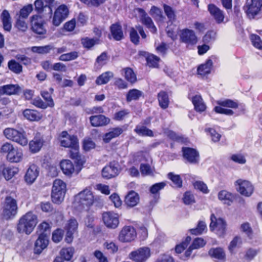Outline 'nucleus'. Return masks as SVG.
Returning a JSON list of instances; mask_svg holds the SVG:
<instances>
[{"label":"nucleus","instance_id":"obj_1","mask_svg":"<svg viewBox=\"0 0 262 262\" xmlns=\"http://www.w3.org/2000/svg\"><path fill=\"white\" fill-rule=\"evenodd\" d=\"M38 223L36 214L29 211L22 215L18 220L16 229L20 234L30 235L34 230Z\"/></svg>","mask_w":262,"mask_h":262},{"label":"nucleus","instance_id":"obj_2","mask_svg":"<svg viewBox=\"0 0 262 262\" xmlns=\"http://www.w3.org/2000/svg\"><path fill=\"white\" fill-rule=\"evenodd\" d=\"M75 202L80 210L89 211L95 202L94 196L90 189L86 188L75 196Z\"/></svg>","mask_w":262,"mask_h":262},{"label":"nucleus","instance_id":"obj_3","mask_svg":"<svg viewBox=\"0 0 262 262\" xmlns=\"http://www.w3.org/2000/svg\"><path fill=\"white\" fill-rule=\"evenodd\" d=\"M3 134L8 140L22 146H25L28 143L26 133L24 130H19L13 127H6L3 130Z\"/></svg>","mask_w":262,"mask_h":262},{"label":"nucleus","instance_id":"obj_4","mask_svg":"<svg viewBox=\"0 0 262 262\" xmlns=\"http://www.w3.org/2000/svg\"><path fill=\"white\" fill-rule=\"evenodd\" d=\"M66 184L60 179L54 181L51 192V199L53 203L60 204L64 200L67 191Z\"/></svg>","mask_w":262,"mask_h":262},{"label":"nucleus","instance_id":"obj_5","mask_svg":"<svg viewBox=\"0 0 262 262\" xmlns=\"http://www.w3.org/2000/svg\"><path fill=\"white\" fill-rule=\"evenodd\" d=\"M30 28L31 31L37 37L40 38H44L47 33V30L45 27L46 21L43 17L38 14H35L30 18Z\"/></svg>","mask_w":262,"mask_h":262},{"label":"nucleus","instance_id":"obj_6","mask_svg":"<svg viewBox=\"0 0 262 262\" xmlns=\"http://www.w3.org/2000/svg\"><path fill=\"white\" fill-rule=\"evenodd\" d=\"M216 103L218 105L214 107L213 111L217 114L227 116L233 115L234 112L232 110L227 108H237L238 107L237 102L230 99L217 100Z\"/></svg>","mask_w":262,"mask_h":262},{"label":"nucleus","instance_id":"obj_7","mask_svg":"<svg viewBox=\"0 0 262 262\" xmlns=\"http://www.w3.org/2000/svg\"><path fill=\"white\" fill-rule=\"evenodd\" d=\"M18 212L17 201L11 196H6L4 202L3 216L6 220L14 218Z\"/></svg>","mask_w":262,"mask_h":262},{"label":"nucleus","instance_id":"obj_8","mask_svg":"<svg viewBox=\"0 0 262 262\" xmlns=\"http://www.w3.org/2000/svg\"><path fill=\"white\" fill-rule=\"evenodd\" d=\"M243 10L249 19H254L261 13L262 0H250V2H247L243 6Z\"/></svg>","mask_w":262,"mask_h":262},{"label":"nucleus","instance_id":"obj_9","mask_svg":"<svg viewBox=\"0 0 262 262\" xmlns=\"http://www.w3.org/2000/svg\"><path fill=\"white\" fill-rule=\"evenodd\" d=\"M210 221L209 225L210 231L216 230L219 236L223 237L226 232L227 224L225 221L221 217L217 219L213 213L210 215Z\"/></svg>","mask_w":262,"mask_h":262},{"label":"nucleus","instance_id":"obj_10","mask_svg":"<svg viewBox=\"0 0 262 262\" xmlns=\"http://www.w3.org/2000/svg\"><path fill=\"white\" fill-rule=\"evenodd\" d=\"M150 256V248L148 247H142L130 252L128 257L133 262H146Z\"/></svg>","mask_w":262,"mask_h":262},{"label":"nucleus","instance_id":"obj_11","mask_svg":"<svg viewBox=\"0 0 262 262\" xmlns=\"http://www.w3.org/2000/svg\"><path fill=\"white\" fill-rule=\"evenodd\" d=\"M180 40L189 48L194 46L197 43L198 38L193 30L185 28L180 31Z\"/></svg>","mask_w":262,"mask_h":262},{"label":"nucleus","instance_id":"obj_12","mask_svg":"<svg viewBox=\"0 0 262 262\" xmlns=\"http://www.w3.org/2000/svg\"><path fill=\"white\" fill-rule=\"evenodd\" d=\"M181 151L182 157L185 163L194 165L199 164L200 156L196 149L190 147H183Z\"/></svg>","mask_w":262,"mask_h":262},{"label":"nucleus","instance_id":"obj_13","mask_svg":"<svg viewBox=\"0 0 262 262\" xmlns=\"http://www.w3.org/2000/svg\"><path fill=\"white\" fill-rule=\"evenodd\" d=\"M119 215L114 211H105L102 214L104 225L108 229H116L119 225Z\"/></svg>","mask_w":262,"mask_h":262},{"label":"nucleus","instance_id":"obj_14","mask_svg":"<svg viewBox=\"0 0 262 262\" xmlns=\"http://www.w3.org/2000/svg\"><path fill=\"white\" fill-rule=\"evenodd\" d=\"M137 237L135 228L131 225L123 226L119 232L118 239L122 243H130Z\"/></svg>","mask_w":262,"mask_h":262},{"label":"nucleus","instance_id":"obj_15","mask_svg":"<svg viewBox=\"0 0 262 262\" xmlns=\"http://www.w3.org/2000/svg\"><path fill=\"white\" fill-rule=\"evenodd\" d=\"M69 10L67 5L61 4L55 10L52 18V24L55 27L59 26L68 16Z\"/></svg>","mask_w":262,"mask_h":262},{"label":"nucleus","instance_id":"obj_16","mask_svg":"<svg viewBox=\"0 0 262 262\" xmlns=\"http://www.w3.org/2000/svg\"><path fill=\"white\" fill-rule=\"evenodd\" d=\"M236 190L242 195L249 197L254 192V188L252 183L247 180L238 179L235 182Z\"/></svg>","mask_w":262,"mask_h":262},{"label":"nucleus","instance_id":"obj_17","mask_svg":"<svg viewBox=\"0 0 262 262\" xmlns=\"http://www.w3.org/2000/svg\"><path fill=\"white\" fill-rule=\"evenodd\" d=\"M120 172L119 165L118 162L113 161L105 165L101 171L102 176L106 179H110L117 177Z\"/></svg>","mask_w":262,"mask_h":262},{"label":"nucleus","instance_id":"obj_18","mask_svg":"<svg viewBox=\"0 0 262 262\" xmlns=\"http://www.w3.org/2000/svg\"><path fill=\"white\" fill-rule=\"evenodd\" d=\"M110 34L108 37L111 39L113 38L115 41H120L124 38L122 27L120 22H116L112 24L109 28Z\"/></svg>","mask_w":262,"mask_h":262},{"label":"nucleus","instance_id":"obj_19","mask_svg":"<svg viewBox=\"0 0 262 262\" xmlns=\"http://www.w3.org/2000/svg\"><path fill=\"white\" fill-rule=\"evenodd\" d=\"M137 11L140 14V20L142 24L149 29L152 33H156L157 31V28L154 25L152 19L147 15L145 11L141 8H138Z\"/></svg>","mask_w":262,"mask_h":262},{"label":"nucleus","instance_id":"obj_20","mask_svg":"<svg viewBox=\"0 0 262 262\" xmlns=\"http://www.w3.org/2000/svg\"><path fill=\"white\" fill-rule=\"evenodd\" d=\"M69 157L73 160L75 163V168L77 169L76 173H78L83 167L86 162L85 158L84 156L80 154L79 148L74 150H69Z\"/></svg>","mask_w":262,"mask_h":262},{"label":"nucleus","instance_id":"obj_21","mask_svg":"<svg viewBox=\"0 0 262 262\" xmlns=\"http://www.w3.org/2000/svg\"><path fill=\"white\" fill-rule=\"evenodd\" d=\"M207 10L217 24H220L223 23L225 19V13L223 10L214 4H208Z\"/></svg>","mask_w":262,"mask_h":262},{"label":"nucleus","instance_id":"obj_22","mask_svg":"<svg viewBox=\"0 0 262 262\" xmlns=\"http://www.w3.org/2000/svg\"><path fill=\"white\" fill-rule=\"evenodd\" d=\"M39 173V167L35 164H30L24 177L25 182L29 185L32 184L38 177Z\"/></svg>","mask_w":262,"mask_h":262},{"label":"nucleus","instance_id":"obj_23","mask_svg":"<svg viewBox=\"0 0 262 262\" xmlns=\"http://www.w3.org/2000/svg\"><path fill=\"white\" fill-rule=\"evenodd\" d=\"M59 166L63 173L68 177L77 174V169L74 164L70 160L63 159L60 162Z\"/></svg>","mask_w":262,"mask_h":262},{"label":"nucleus","instance_id":"obj_24","mask_svg":"<svg viewBox=\"0 0 262 262\" xmlns=\"http://www.w3.org/2000/svg\"><path fill=\"white\" fill-rule=\"evenodd\" d=\"M124 202L127 208H133L140 202L139 194L134 190H130L125 196Z\"/></svg>","mask_w":262,"mask_h":262},{"label":"nucleus","instance_id":"obj_25","mask_svg":"<svg viewBox=\"0 0 262 262\" xmlns=\"http://www.w3.org/2000/svg\"><path fill=\"white\" fill-rule=\"evenodd\" d=\"M49 244L48 235L39 234L34 245V252L35 254H40L47 247Z\"/></svg>","mask_w":262,"mask_h":262},{"label":"nucleus","instance_id":"obj_26","mask_svg":"<svg viewBox=\"0 0 262 262\" xmlns=\"http://www.w3.org/2000/svg\"><path fill=\"white\" fill-rule=\"evenodd\" d=\"M35 10L38 15L48 14L51 17L52 14V6L51 4H44L42 0H36L34 2Z\"/></svg>","mask_w":262,"mask_h":262},{"label":"nucleus","instance_id":"obj_27","mask_svg":"<svg viewBox=\"0 0 262 262\" xmlns=\"http://www.w3.org/2000/svg\"><path fill=\"white\" fill-rule=\"evenodd\" d=\"M91 125L93 127L104 126L110 122V119L102 114L93 115L89 118Z\"/></svg>","mask_w":262,"mask_h":262},{"label":"nucleus","instance_id":"obj_28","mask_svg":"<svg viewBox=\"0 0 262 262\" xmlns=\"http://www.w3.org/2000/svg\"><path fill=\"white\" fill-rule=\"evenodd\" d=\"M21 91V88L17 84H8L0 86V95H16Z\"/></svg>","mask_w":262,"mask_h":262},{"label":"nucleus","instance_id":"obj_29","mask_svg":"<svg viewBox=\"0 0 262 262\" xmlns=\"http://www.w3.org/2000/svg\"><path fill=\"white\" fill-rule=\"evenodd\" d=\"M60 145L64 147L70 148V150H74L79 148L78 139L76 135H71L60 140Z\"/></svg>","mask_w":262,"mask_h":262},{"label":"nucleus","instance_id":"obj_30","mask_svg":"<svg viewBox=\"0 0 262 262\" xmlns=\"http://www.w3.org/2000/svg\"><path fill=\"white\" fill-rule=\"evenodd\" d=\"M212 68V60L208 58L204 63L201 64L198 67L197 74L202 77H204L211 73Z\"/></svg>","mask_w":262,"mask_h":262},{"label":"nucleus","instance_id":"obj_31","mask_svg":"<svg viewBox=\"0 0 262 262\" xmlns=\"http://www.w3.org/2000/svg\"><path fill=\"white\" fill-rule=\"evenodd\" d=\"M218 199L223 204L231 205L236 198V195L226 190H222L219 192L217 194Z\"/></svg>","mask_w":262,"mask_h":262},{"label":"nucleus","instance_id":"obj_32","mask_svg":"<svg viewBox=\"0 0 262 262\" xmlns=\"http://www.w3.org/2000/svg\"><path fill=\"white\" fill-rule=\"evenodd\" d=\"M23 116L28 120L37 122L42 118V115L38 111L27 108L23 112Z\"/></svg>","mask_w":262,"mask_h":262},{"label":"nucleus","instance_id":"obj_33","mask_svg":"<svg viewBox=\"0 0 262 262\" xmlns=\"http://www.w3.org/2000/svg\"><path fill=\"white\" fill-rule=\"evenodd\" d=\"M3 28L5 31L10 32L12 29V19L7 10H4L1 14Z\"/></svg>","mask_w":262,"mask_h":262},{"label":"nucleus","instance_id":"obj_34","mask_svg":"<svg viewBox=\"0 0 262 262\" xmlns=\"http://www.w3.org/2000/svg\"><path fill=\"white\" fill-rule=\"evenodd\" d=\"M191 102L196 112L201 113L206 111L207 106L201 95L193 96L191 98Z\"/></svg>","mask_w":262,"mask_h":262},{"label":"nucleus","instance_id":"obj_35","mask_svg":"<svg viewBox=\"0 0 262 262\" xmlns=\"http://www.w3.org/2000/svg\"><path fill=\"white\" fill-rule=\"evenodd\" d=\"M44 140L42 138L35 137L29 143V149L31 153L38 152L42 147Z\"/></svg>","mask_w":262,"mask_h":262},{"label":"nucleus","instance_id":"obj_36","mask_svg":"<svg viewBox=\"0 0 262 262\" xmlns=\"http://www.w3.org/2000/svg\"><path fill=\"white\" fill-rule=\"evenodd\" d=\"M123 132V129L122 127H116L112 128L110 132L104 135L103 141L105 143H108L112 139L119 137Z\"/></svg>","mask_w":262,"mask_h":262},{"label":"nucleus","instance_id":"obj_37","mask_svg":"<svg viewBox=\"0 0 262 262\" xmlns=\"http://www.w3.org/2000/svg\"><path fill=\"white\" fill-rule=\"evenodd\" d=\"M157 99L160 107L163 110H166L169 104V96L167 92L165 91H160L157 95Z\"/></svg>","mask_w":262,"mask_h":262},{"label":"nucleus","instance_id":"obj_38","mask_svg":"<svg viewBox=\"0 0 262 262\" xmlns=\"http://www.w3.org/2000/svg\"><path fill=\"white\" fill-rule=\"evenodd\" d=\"M24 157L21 149L15 146L12 150L8 160V161L11 163H17L22 161Z\"/></svg>","mask_w":262,"mask_h":262},{"label":"nucleus","instance_id":"obj_39","mask_svg":"<svg viewBox=\"0 0 262 262\" xmlns=\"http://www.w3.org/2000/svg\"><path fill=\"white\" fill-rule=\"evenodd\" d=\"M242 245V240L240 236H235L230 242L228 249L231 254H235Z\"/></svg>","mask_w":262,"mask_h":262},{"label":"nucleus","instance_id":"obj_40","mask_svg":"<svg viewBox=\"0 0 262 262\" xmlns=\"http://www.w3.org/2000/svg\"><path fill=\"white\" fill-rule=\"evenodd\" d=\"M19 169L17 167L13 166L4 167L2 173L5 180L9 181L18 173Z\"/></svg>","mask_w":262,"mask_h":262},{"label":"nucleus","instance_id":"obj_41","mask_svg":"<svg viewBox=\"0 0 262 262\" xmlns=\"http://www.w3.org/2000/svg\"><path fill=\"white\" fill-rule=\"evenodd\" d=\"M207 230V225L203 221H199L196 226L189 230V232L192 235H200Z\"/></svg>","mask_w":262,"mask_h":262},{"label":"nucleus","instance_id":"obj_42","mask_svg":"<svg viewBox=\"0 0 262 262\" xmlns=\"http://www.w3.org/2000/svg\"><path fill=\"white\" fill-rule=\"evenodd\" d=\"M134 130L140 136L149 137H154V133L153 131L147 127H146L145 125H136Z\"/></svg>","mask_w":262,"mask_h":262},{"label":"nucleus","instance_id":"obj_43","mask_svg":"<svg viewBox=\"0 0 262 262\" xmlns=\"http://www.w3.org/2000/svg\"><path fill=\"white\" fill-rule=\"evenodd\" d=\"M208 253L211 257L219 260H224L226 257L225 251L221 247L212 248L209 250Z\"/></svg>","mask_w":262,"mask_h":262},{"label":"nucleus","instance_id":"obj_44","mask_svg":"<svg viewBox=\"0 0 262 262\" xmlns=\"http://www.w3.org/2000/svg\"><path fill=\"white\" fill-rule=\"evenodd\" d=\"M82 47L87 50H91L95 45L99 44L100 39L85 37L81 40Z\"/></svg>","mask_w":262,"mask_h":262},{"label":"nucleus","instance_id":"obj_45","mask_svg":"<svg viewBox=\"0 0 262 262\" xmlns=\"http://www.w3.org/2000/svg\"><path fill=\"white\" fill-rule=\"evenodd\" d=\"M15 146L10 142H6L3 143L0 147V153L5 157L8 161L11 153L15 148Z\"/></svg>","mask_w":262,"mask_h":262},{"label":"nucleus","instance_id":"obj_46","mask_svg":"<svg viewBox=\"0 0 262 262\" xmlns=\"http://www.w3.org/2000/svg\"><path fill=\"white\" fill-rule=\"evenodd\" d=\"M124 72L125 79L131 84L136 83L137 81V75L132 68L129 67L124 68L122 69Z\"/></svg>","mask_w":262,"mask_h":262},{"label":"nucleus","instance_id":"obj_47","mask_svg":"<svg viewBox=\"0 0 262 262\" xmlns=\"http://www.w3.org/2000/svg\"><path fill=\"white\" fill-rule=\"evenodd\" d=\"M167 178L170 180L173 183V187L177 188H181L183 186V180L179 174H176L172 172L168 173L167 175Z\"/></svg>","mask_w":262,"mask_h":262},{"label":"nucleus","instance_id":"obj_48","mask_svg":"<svg viewBox=\"0 0 262 262\" xmlns=\"http://www.w3.org/2000/svg\"><path fill=\"white\" fill-rule=\"evenodd\" d=\"M142 95V92L136 89L129 90L126 95V100L127 102L132 100H137Z\"/></svg>","mask_w":262,"mask_h":262},{"label":"nucleus","instance_id":"obj_49","mask_svg":"<svg viewBox=\"0 0 262 262\" xmlns=\"http://www.w3.org/2000/svg\"><path fill=\"white\" fill-rule=\"evenodd\" d=\"M113 76V73L110 71L104 72L97 78L95 83L99 85L106 84Z\"/></svg>","mask_w":262,"mask_h":262},{"label":"nucleus","instance_id":"obj_50","mask_svg":"<svg viewBox=\"0 0 262 262\" xmlns=\"http://www.w3.org/2000/svg\"><path fill=\"white\" fill-rule=\"evenodd\" d=\"M191 241V237L190 236H187L184 240L176 245L174 248L175 252L177 254L182 253L187 248Z\"/></svg>","mask_w":262,"mask_h":262},{"label":"nucleus","instance_id":"obj_51","mask_svg":"<svg viewBox=\"0 0 262 262\" xmlns=\"http://www.w3.org/2000/svg\"><path fill=\"white\" fill-rule=\"evenodd\" d=\"M50 92L47 91H42L40 93V95L45 101L47 104L50 107H53L54 106L53 99L52 97V94L53 92V89H50Z\"/></svg>","mask_w":262,"mask_h":262},{"label":"nucleus","instance_id":"obj_52","mask_svg":"<svg viewBox=\"0 0 262 262\" xmlns=\"http://www.w3.org/2000/svg\"><path fill=\"white\" fill-rule=\"evenodd\" d=\"M163 9L164 13L169 21L173 23L176 20L177 15L174 10L170 6L164 4Z\"/></svg>","mask_w":262,"mask_h":262},{"label":"nucleus","instance_id":"obj_53","mask_svg":"<svg viewBox=\"0 0 262 262\" xmlns=\"http://www.w3.org/2000/svg\"><path fill=\"white\" fill-rule=\"evenodd\" d=\"M8 69L13 73L18 74L22 72L23 67L14 59H11L8 63Z\"/></svg>","mask_w":262,"mask_h":262},{"label":"nucleus","instance_id":"obj_54","mask_svg":"<svg viewBox=\"0 0 262 262\" xmlns=\"http://www.w3.org/2000/svg\"><path fill=\"white\" fill-rule=\"evenodd\" d=\"M33 10V7L32 4L25 5L20 9L17 17L27 19Z\"/></svg>","mask_w":262,"mask_h":262},{"label":"nucleus","instance_id":"obj_55","mask_svg":"<svg viewBox=\"0 0 262 262\" xmlns=\"http://www.w3.org/2000/svg\"><path fill=\"white\" fill-rule=\"evenodd\" d=\"M74 249L72 247L63 248L60 251V255L64 260H70L74 254Z\"/></svg>","mask_w":262,"mask_h":262},{"label":"nucleus","instance_id":"obj_56","mask_svg":"<svg viewBox=\"0 0 262 262\" xmlns=\"http://www.w3.org/2000/svg\"><path fill=\"white\" fill-rule=\"evenodd\" d=\"M166 186V182L163 181L152 185L149 188V192L155 195H159V192Z\"/></svg>","mask_w":262,"mask_h":262},{"label":"nucleus","instance_id":"obj_57","mask_svg":"<svg viewBox=\"0 0 262 262\" xmlns=\"http://www.w3.org/2000/svg\"><path fill=\"white\" fill-rule=\"evenodd\" d=\"M64 231L61 228H57L54 230L52 234V240L55 243L60 242L63 237Z\"/></svg>","mask_w":262,"mask_h":262},{"label":"nucleus","instance_id":"obj_58","mask_svg":"<svg viewBox=\"0 0 262 262\" xmlns=\"http://www.w3.org/2000/svg\"><path fill=\"white\" fill-rule=\"evenodd\" d=\"M51 224L47 221H43L40 223L38 227L37 230L39 234H49L51 231Z\"/></svg>","mask_w":262,"mask_h":262},{"label":"nucleus","instance_id":"obj_59","mask_svg":"<svg viewBox=\"0 0 262 262\" xmlns=\"http://www.w3.org/2000/svg\"><path fill=\"white\" fill-rule=\"evenodd\" d=\"M15 27L19 31L25 32L28 29L27 19L17 17L15 23Z\"/></svg>","mask_w":262,"mask_h":262},{"label":"nucleus","instance_id":"obj_60","mask_svg":"<svg viewBox=\"0 0 262 262\" xmlns=\"http://www.w3.org/2000/svg\"><path fill=\"white\" fill-rule=\"evenodd\" d=\"M82 149L84 151H89L96 147L95 143L91 138H85L82 141Z\"/></svg>","mask_w":262,"mask_h":262},{"label":"nucleus","instance_id":"obj_61","mask_svg":"<svg viewBox=\"0 0 262 262\" xmlns=\"http://www.w3.org/2000/svg\"><path fill=\"white\" fill-rule=\"evenodd\" d=\"M160 59L154 54H149L146 57V61L150 67L158 68Z\"/></svg>","mask_w":262,"mask_h":262},{"label":"nucleus","instance_id":"obj_62","mask_svg":"<svg viewBox=\"0 0 262 262\" xmlns=\"http://www.w3.org/2000/svg\"><path fill=\"white\" fill-rule=\"evenodd\" d=\"M129 39L130 41L135 45H138L140 43V36L137 30L134 27H131L129 29Z\"/></svg>","mask_w":262,"mask_h":262},{"label":"nucleus","instance_id":"obj_63","mask_svg":"<svg viewBox=\"0 0 262 262\" xmlns=\"http://www.w3.org/2000/svg\"><path fill=\"white\" fill-rule=\"evenodd\" d=\"M103 247L109 253L115 254L118 251V246L113 242L106 241L104 243Z\"/></svg>","mask_w":262,"mask_h":262},{"label":"nucleus","instance_id":"obj_64","mask_svg":"<svg viewBox=\"0 0 262 262\" xmlns=\"http://www.w3.org/2000/svg\"><path fill=\"white\" fill-rule=\"evenodd\" d=\"M250 39L252 45L256 49L262 50V40L257 34H252L250 35Z\"/></svg>","mask_w":262,"mask_h":262}]
</instances>
